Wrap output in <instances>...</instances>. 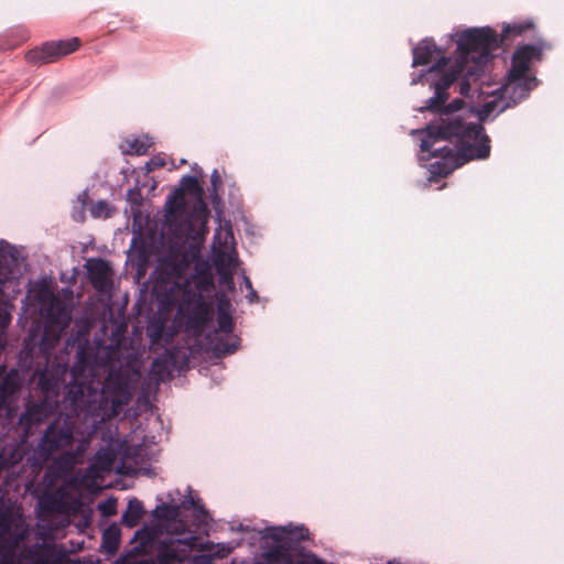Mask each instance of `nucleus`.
Instances as JSON below:
<instances>
[{"label":"nucleus","mask_w":564,"mask_h":564,"mask_svg":"<svg viewBox=\"0 0 564 564\" xmlns=\"http://www.w3.org/2000/svg\"><path fill=\"white\" fill-rule=\"evenodd\" d=\"M178 281L174 282L169 292H166V303L175 304L180 303V310L189 308L193 305L194 319L198 327H203L204 324L209 319L210 316V305L203 299L200 293L191 294L187 288L189 286V281H186L184 285L181 283V278H177Z\"/></svg>","instance_id":"0eeeda50"},{"label":"nucleus","mask_w":564,"mask_h":564,"mask_svg":"<svg viewBox=\"0 0 564 564\" xmlns=\"http://www.w3.org/2000/svg\"><path fill=\"white\" fill-rule=\"evenodd\" d=\"M241 278H242V282L248 291V294H247L248 301L250 303H254L258 300V295H257V292L254 291V289L252 288V283L250 281V279L245 274V272H242Z\"/></svg>","instance_id":"bb28decb"},{"label":"nucleus","mask_w":564,"mask_h":564,"mask_svg":"<svg viewBox=\"0 0 564 564\" xmlns=\"http://www.w3.org/2000/svg\"><path fill=\"white\" fill-rule=\"evenodd\" d=\"M155 290H156L158 292H161V291L163 290V285H162V284H158V285L155 286Z\"/></svg>","instance_id":"f704fd0d"},{"label":"nucleus","mask_w":564,"mask_h":564,"mask_svg":"<svg viewBox=\"0 0 564 564\" xmlns=\"http://www.w3.org/2000/svg\"><path fill=\"white\" fill-rule=\"evenodd\" d=\"M165 210H166V218L167 220L170 221L172 216L175 214L176 212V203L173 200V199H169L166 203H165Z\"/></svg>","instance_id":"cd10ccee"},{"label":"nucleus","mask_w":564,"mask_h":564,"mask_svg":"<svg viewBox=\"0 0 564 564\" xmlns=\"http://www.w3.org/2000/svg\"><path fill=\"white\" fill-rule=\"evenodd\" d=\"M149 170H152L154 167H160L164 165V161L160 158H153L149 163Z\"/></svg>","instance_id":"7c9ffc66"},{"label":"nucleus","mask_w":564,"mask_h":564,"mask_svg":"<svg viewBox=\"0 0 564 564\" xmlns=\"http://www.w3.org/2000/svg\"><path fill=\"white\" fill-rule=\"evenodd\" d=\"M112 208L105 200H99L90 207V214L94 218H107L111 215Z\"/></svg>","instance_id":"5701e85b"},{"label":"nucleus","mask_w":564,"mask_h":564,"mask_svg":"<svg viewBox=\"0 0 564 564\" xmlns=\"http://www.w3.org/2000/svg\"><path fill=\"white\" fill-rule=\"evenodd\" d=\"M180 510L181 506L176 505L156 506L152 516L158 520V525L153 529L143 528L137 532L135 538L145 540V543L160 542L159 564H213V554L191 556L198 540L181 519Z\"/></svg>","instance_id":"20e7f679"},{"label":"nucleus","mask_w":564,"mask_h":564,"mask_svg":"<svg viewBox=\"0 0 564 564\" xmlns=\"http://www.w3.org/2000/svg\"><path fill=\"white\" fill-rule=\"evenodd\" d=\"M212 185L214 187V191L216 192L217 191V187L220 185L221 183V180H220V175L218 173L217 170H214L213 173H212Z\"/></svg>","instance_id":"c85d7f7f"},{"label":"nucleus","mask_w":564,"mask_h":564,"mask_svg":"<svg viewBox=\"0 0 564 564\" xmlns=\"http://www.w3.org/2000/svg\"><path fill=\"white\" fill-rule=\"evenodd\" d=\"M26 58L32 63L48 64L58 59L54 42H47L42 47L28 52Z\"/></svg>","instance_id":"4468645a"},{"label":"nucleus","mask_w":564,"mask_h":564,"mask_svg":"<svg viewBox=\"0 0 564 564\" xmlns=\"http://www.w3.org/2000/svg\"><path fill=\"white\" fill-rule=\"evenodd\" d=\"M150 373L155 381H162L171 373V362L169 357H160L153 360Z\"/></svg>","instance_id":"6ab92c4d"},{"label":"nucleus","mask_w":564,"mask_h":564,"mask_svg":"<svg viewBox=\"0 0 564 564\" xmlns=\"http://www.w3.org/2000/svg\"><path fill=\"white\" fill-rule=\"evenodd\" d=\"M55 409V402L44 399L41 402L26 404L25 412L21 414L19 423L24 426L28 433L34 424L41 423L45 420Z\"/></svg>","instance_id":"9b49d317"},{"label":"nucleus","mask_w":564,"mask_h":564,"mask_svg":"<svg viewBox=\"0 0 564 564\" xmlns=\"http://www.w3.org/2000/svg\"><path fill=\"white\" fill-rule=\"evenodd\" d=\"M453 37L457 44L454 57H444V52L435 43L425 39L412 51L413 66L427 65L435 62L420 78H413L411 84H416L421 78L434 88V96L431 97L425 107L420 108L437 113V119L431 124L438 123L440 113L445 109L441 106L447 100L446 90L458 78L462 77L459 93L467 96L470 83L476 82L484 72L492 52L498 48L500 42L496 32L489 26L466 29L456 32Z\"/></svg>","instance_id":"7ed1b4c3"},{"label":"nucleus","mask_w":564,"mask_h":564,"mask_svg":"<svg viewBox=\"0 0 564 564\" xmlns=\"http://www.w3.org/2000/svg\"><path fill=\"white\" fill-rule=\"evenodd\" d=\"M240 543H230V542H223L217 544H210L216 549L215 556L218 557H225L229 553H231Z\"/></svg>","instance_id":"b1692460"},{"label":"nucleus","mask_w":564,"mask_h":564,"mask_svg":"<svg viewBox=\"0 0 564 564\" xmlns=\"http://www.w3.org/2000/svg\"><path fill=\"white\" fill-rule=\"evenodd\" d=\"M66 512V506L61 498L55 495L42 496L36 505L37 525L45 531H53L54 528L46 523L51 516L63 514Z\"/></svg>","instance_id":"9d476101"},{"label":"nucleus","mask_w":564,"mask_h":564,"mask_svg":"<svg viewBox=\"0 0 564 564\" xmlns=\"http://www.w3.org/2000/svg\"><path fill=\"white\" fill-rule=\"evenodd\" d=\"M229 311L230 303L220 300L217 317L218 328L210 338V345L217 354H232L237 349L238 338L232 335V319Z\"/></svg>","instance_id":"6e6552de"},{"label":"nucleus","mask_w":564,"mask_h":564,"mask_svg":"<svg viewBox=\"0 0 564 564\" xmlns=\"http://www.w3.org/2000/svg\"><path fill=\"white\" fill-rule=\"evenodd\" d=\"M104 372L105 369L82 361L72 367L73 380L67 387L66 399L77 414L93 419L94 429L79 433L69 419L54 420L28 458L32 467L42 468L55 453L64 451L54 459L52 468L58 474L69 473L84 462L96 424L118 415L122 406L129 403L141 376L139 370L129 366L111 368L102 382Z\"/></svg>","instance_id":"f257e3e1"},{"label":"nucleus","mask_w":564,"mask_h":564,"mask_svg":"<svg viewBox=\"0 0 564 564\" xmlns=\"http://www.w3.org/2000/svg\"><path fill=\"white\" fill-rule=\"evenodd\" d=\"M238 531H247V528L242 527L241 524L237 528Z\"/></svg>","instance_id":"c9c22d12"},{"label":"nucleus","mask_w":564,"mask_h":564,"mask_svg":"<svg viewBox=\"0 0 564 564\" xmlns=\"http://www.w3.org/2000/svg\"><path fill=\"white\" fill-rule=\"evenodd\" d=\"M37 386L44 394V399L50 400L57 395L58 382L57 379L47 370L39 372Z\"/></svg>","instance_id":"f3484780"},{"label":"nucleus","mask_w":564,"mask_h":564,"mask_svg":"<svg viewBox=\"0 0 564 564\" xmlns=\"http://www.w3.org/2000/svg\"><path fill=\"white\" fill-rule=\"evenodd\" d=\"M541 47L523 45L517 48L507 82L501 86V95L508 101L500 106L497 97L487 101L480 109H463V101L454 100L440 113L438 123L427 126L422 132L421 153L430 152V158H440L432 166V173L447 175L464 161L487 159L490 154L489 138L484 133L481 121L496 109L516 105L536 87L538 79L530 74V65L540 59Z\"/></svg>","instance_id":"f03ea898"},{"label":"nucleus","mask_w":564,"mask_h":564,"mask_svg":"<svg viewBox=\"0 0 564 564\" xmlns=\"http://www.w3.org/2000/svg\"><path fill=\"white\" fill-rule=\"evenodd\" d=\"M181 183L183 191L194 195L197 198L194 207L193 218L195 221H198L202 225V232L203 235H205L209 210L207 208V204L204 202L202 197L203 188L200 187L196 176L186 175L182 178Z\"/></svg>","instance_id":"1a4fd4ad"},{"label":"nucleus","mask_w":564,"mask_h":564,"mask_svg":"<svg viewBox=\"0 0 564 564\" xmlns=\"http://www.w3.org/2000/svg\"><path fill=\"white\" fill-rule=\"evenodd\" d=\"M144 513L143 506L138 499L128 502L127 510L122 514V523L128 528L135 527Z\"/></svg>","instance_id":"dca6fc26"},{"label":"nucleus","mask_w":564,"mask_h":564,"mask_svg":"<svg viewBox=\"0 0 564 564\" xmlns=\"http://www.w3.org/2000/svg\"><path fill=\"white\" fill-rule=\"evenodd\" d=\"M11 278H12V272H11V271H10V272H8V273H4V274H2V273L0 272V283H1V284H4V283H6L7 281H9Z\"/></svg>","instance_id":"2f4dec72"},{"label":"nucleus","mask_w":564,"mask_h":564,"mask_svg":"<svg viewBox=\"0 0 564 564\" xmlns=\"http://www.w3.org/2000/svg\"><path fill=\"white\" fill-rule=\"evenodd\" d=\"M11 322L9 303L0 299V351L6 345V330Z\"/></svg>","instance_id":"aec40b11"},{"label":"nucleus","mask_w":564,"mask_h":564,"mask_svg":"<svg viewBox=\"0 0 564 564\" xmlns=\"http://www.w3.org/2000/svg\"><path fill=\"white\" fill-rule=\"evenodd\" d=\"M20 378L17 370L7 372L6 367L0 366V411L7 410L11 415V410L6 406L8 398L19 388Z\"/></svg>","instance_id":"ddd939ff"},{"label":"nucleus","mask_w":564,"mask_h":564,"mask_svg":"<svg viewBox=\"0 0 564 564\" xmlns=\"http://www.w3.org/2000/svg\"><path fill=\"white\" fill-rule=\"evenodd\" d=\"M530 23L523 24V23H514V24H508L502 30V39H507L511 33L514 34H521L524 30L530 28Z\"/></svg>","instance_id":"393cba45"},{"label":"nucleus","mask_w":564,"mask_h":564,"mask_svg":"<svg viewBox=\"0 0 564 564\" xmlns=\"http://www.w3.org/2000/svg\"><path fill=\"white\" fill-rule=\"evenodd\" d=\"M87 199H88V194H87L86 191L82 192L78 195V197H77V200H78V203L80 204V207H82V210L79 213L80 218H83V208H84Z\"/></svg>","instance_id":"c756f323"},{"label":"nucleus","mask_w":564,"mask_h":564,"mask_svg":"<svg viewBox=\"0 0 564 564\" xmlns=\"http://www.w3.org/2000/svg\"><path fill=\"white\" fill-rule=\"evenodd\" d=\"M116 454L111 448H100L94 457L91 467L101 473H108L113 468Z\"/></svg>","instance_id":"2eb2a0df"},{"label":"nucleus","mask_w":564,"mask_h":564,"mask_svg":"<svg viewBox=\"0 0 564 564\" xmlns=\"http://www.w3.org/2000/svg\"><path fill=\"white\" fill-rule=\"evenodd\" d=\"M29 297L39 305L40 314L45 319V333L41 346L47 348L53 341H57L68 327L72 321V308L54 295L46 282L36 283L29 291Z\"/></svg>","instance_id":"39448f33"},{"label":"nucleus","mask_w":564,"mask_h":564,"mask_svg":"<svg viewBox=\"0 0 564 564\" xmlns=\"http://www.w3.org/2000/svg\"><path fill=\"white\" fill-rule=\"evenodd\" d=\"M213 264L219 275V284L228 291L235 290L234 274L239 265L235 239L229 227H219L214 236Z\"/></svg>","instance_id":"423d86ee"},{"label":"nucleus","mask_w":564,"mask_h":564,"mask_svg":"<svg viewBox=\"0 0 564 564\" xmlns=\"http://www.w3.org/2000/svg\"><path fill=\"white\" fill-rule=\"evenodd\" d=\"M80 45L78 37L62 40L54 42L55 50L57 51L58 58L75 52Z\"/></svg>","instance_id":"412c9836"},{"label":"nucleus","mask_w":564,"mask_h":564,"mask_svg":"<svg viewBox=\"0 0 564 564\" xmlns=\"http://www.w3.org/2000/svg\"><path fill=\"white\" fill-rule=\"evenodd\" d=\"M120 529L116 524L108 527L102 534V549L108 554H115L120 543Z\"/></svg>","instance_id":"a211bd4d"},{"label":"nucleus","mask_w":564,"mask_h":564,"mask_svg":"<svg viewBox=\"0 0 564 564\" xmlns=\"http://www.w3.org/2000/svg\"><path fill=\"white\" fill-rule=\"evenodd\" d=\"M202 284H203V290H207V286L213 285V282H212V280H206V281H205L204 283H202Z\"/></svg>","instance_id":"72a5a7b5"},{"label":"nucleus","mask_w":564,"mask_h":564,"mask_svg":"<svg viewBox=\"0 0 564 564\" xmlns=\"http://www.w3.org/2000/svg\"><path fill=\"white\" fill-rule=\"evenodd\" d=\"M127 148H123V152L129 154H143L147 152L148 148L150 147V143L148 139L145 140H139L137 138H133L132 140H127Z\"/></svg>","instance_id":"4be33fe9"},{"label":"nucleus","mask_w":564,"mask_h":564,"mask_svg":"<svg viewBox=\"0 0 564 564\" xmlns=\"http://www.w3.org/2000/svg\"><path fill=\"white\" fill-rule=\"evenodd\" d=\"M181 506L183 508H194L196 509L199 513L202 514H206V511L204 510L203 506L199 503V500H196L192 495H189L188 497H186L182 502H181Z\"/></svg>","instance_id":"a878e982"},{"label":"nucleus","mask_w":564,"mask_h":564,"mask_svg":"<svg viewBox=\"0 0 564 564\" xmlns=\"http://www.w3.org/2000/svg\"><path fill=\"white\" fill-rule=\"evenodd\" d=\"M89 280L98 292H106L111 286V268L102 259H91L87 262Z\"/></svg>","instance_id":"f8f14e48"},{"label":"nucleus","mask_w":564,"mask_h":564,"mask_svg":"<svg viewBox=\"0 0 564 564\" xmlns=\"http://www.w3.org/2000/svg\"><path fill=\"white\" fill-rule=\"evenodd\" d=\"M122 446H124V448H126V449H124V455H123V456H124V458L130 457V449H131V447H132V446L127 445V442H124V443L122 444Z\"/></svg>","instance_id":"473e14b6"},{"label":"nucleus","mask_w":564,"mask_h":564,"mask_svg":"<svg viewBox=\"0 0 564 564\" xmlns=\"http://www.w3.org/2000/svg\"><path fill=\"white\" fill-rule=\"evenodd\" d=\"M389 564H400V563H398V562H389Z\"/></svg>","instance_id":"e433bc0d"}]
</instances>
